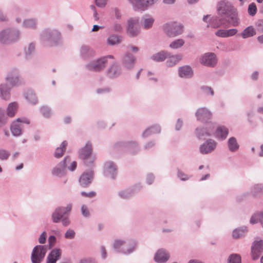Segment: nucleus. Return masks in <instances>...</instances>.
Here are the masks:
<instances>
[{"instance_id":"f257e3e1","label":"nucleus","mask_w":263,"mask_h":263,"mask_svg":"<svg viewBox=\"0 0 263 263\" xmlns=\"http://www.w3.org/2000/svg\"><path fill=\"white\" fill-rule=\"evenodd\" d=\"M165 34L169 37H175L181 34L183 32V26L177 22L167 23L163 26Z\"/></svg>"},{"instance_id":"f03ea898","label":"nucleus","mask_w":263,"mask_h":263,"mask_svg":"<svg viewBox=\"0 0 263 263\" xmlns=\"http://www.w3.org/2000/svg\"><path fill=\"white\" fill-rule=\"evenodd\" d=\"M109 59H113L114 57L112 55L102 57L89 64L87 65V68L89 70L96 71H100L105 67L108 63V60Z\"/></svg>"},{"instance_id":"7ed1b4c3","label":"nucleus","mask_w":263,"mask_h":263,"mask_svg":"<svg viewBox=\"0 0 263 263\" xmlns=\"http://www.w3.org/2000/svg\"><path fill=\"white\" fill-rule=\"evenodd\" d=\"M47 252L46 247L43 246H36L33 249L31 254L32 263H40L45 257Z\"/></svg>"},{"instance_id":"20e7f679","label":"nucleus","mask_w":263,"mask_h":263,"mask_svg":"<svg viewBox=\"0 0 263 263\" xmlns=\"http://www.w3.org/2000/svg\"><path fill=\"white\" fill-rule=\"evenodd\" d=\"M263 251V240L254 241L251 247V256L253 260L257 259Z\"/></svg>"},{"instance_id":"39448f33","label":"nucleus","mask_w":263,"mask_h":263,"mask_svg":"<svg viewBox=\"0 0 263 263\" xmlns=\"http://www.w3.org/2000/svg\"><path fill=\"white\" fill-rule=\"evenodd\" d=\"M138 10L144 11L147 8L154 4L157 0H128Z\"/></svg>"},{"instance_id":"423d86ee","label":"nucleus","mask_w":263,"mask_h":263,"mask_svg":"<svg viewBox=\"0 0 263 263\" xmlns=\"http://www.w3.org/2000/svg\"><path fill=\"white\" fill-rule=\"evenodd\" d=\"M71 210V205H68L66 208H59L55 210L52 214L53 222H58L64 215L69 212Z\"/></svg>"},{"instance_id":"0eeeda50","label":"nucleus","mask_w":263,"mask_h":263,"mask_svg":"<svg viewBox=\"0 0 263 263\" xmlns=\"http://www.w3.org/2000/svg\"><path fill=\"white\" fill-rule=\"evenodd\" d=\"M196 116L198 120L203 122H208L212 118V113L205 108L198 109Z\"/></svg>"},{"instance_id":"6e6552de","label":"nucleus","mask_w":263,"mask_h":263,"mask_svg":"<svg viewBox=\"0 0 263 263\" xmlns=\"http://www.w3.org/2000/svg\"><path fill=\"white\" fill-rule=\"evenodd\" d=\"M200 62L206 66H214L216 64L217 60L214 53H205L201 57Z\"/></svg>"},{"instance_id":"1a4fd4ad","label":"nucleus","mask_w":263,"mask_h":263,"mask_svg":"<svg viewBox=\"0 0 263 263\" xmlns=\"http://www.w3.org/2000/svg\"><path fill=\"white\" fill-rule=\"evenodd\" d=\"M233 9V7L227 1H222L218 3L217 10L220 14H229Z\"/></svg>"},{"instance_id":"9d476101","label":"nucleus","mask_w":263,"mask_h":263,"mask_svg":"<svg viewBox=\"0 0 263 263\" xmlns=\"http://www.w3.org/2000/svg\"><path fill=\"white\" fill-rule=\"evenodd\" d=\"M139 32L138 21L131 18L128 20L127 33L131 36L136 35Z\"/></svg>"},{"instance_id":"9b49d317","label":"nucleus","mask_w":263,"mask_h":263,"mask_svg":"<svg viewBox=\"0 0 263 263\" xmlns=\"http://www.w3.org/2000/svg\"><path fill=\"white\" fill-rule=\"evenodd\" d=\"M169 258V254L164 249H161L156 253L154 260L157 262L163 263L167 261Z\"/></svg>"},{"instance_id":"f8f14e48","label":"nucleus","mask_w":263,"mask_h":263,"mask_svg":"<svg viewBox=\"0 0 263 263\" xmlns=\"http://www.w3.org/2000/svg\"><path fill=\"white\" fill-rule=\"evenodd\" d=\"M61 255V250L59 249H54L48 255L47 263H56Z\"/></svg>"},{"instance_id":"ddd939ff","label":"nucleus","mask_w":263,"mask_h":263,"mask_svg":"<svg viewBox=\"0 0 263 263\" xmlns=\"http://www.w3.org/2000/svg\"><path fill=\"white\" fill-rule=\"evenodd\" d=\"M216 143L213 140L207 141L200 147V152L202 154H208L213 151L216 147Z\"/></svg>"},{"instance_id":"4468645a","label":"nucleus","mask_w":263,"mask_h":263,"mask_svg":"<svg viewBox=\"0 0 263 263\" xmlns=\"http://www.w3.org/2000/svg\"><path fill=\"white\" fill-rule=\"evenodd\" d=\"M6 80L11 86H15L20 83L21 82L15 70L12 71L8 74L6 78Z\"/></svg>"},{"instance_id":"2eb2a0df","label":"nucleus","mask_w":263,"mask_h":263,"mask_svg":"<svg viewBox=\"0 0 263 263\" xmlns=\"http://www.w3.org/2000/svg\"><path fill=\"white\" fill-rule=\"evenodd\" d=\"M18 122L29 123V122L27 120H22L20 118L17 119L16 121L13 122L11 127V130L12 134L15 136L20 135L22 132L20 126L17 124Z\"/></svg>"},{"instance_id":"dca6fc26","label":"nucleus","mask_w":263,"mask_h":263,"mask_svg":"<svg viewBox=\"0 0 263 263\" xmlns=\"http://www.w3.org/2000/svg\"><path fill=\"white\" fill-rule=\"evenodd\" d=\"M237 32L236 29H230L228 30L219 29L217 30L215 34L221 37H228L236 34Z\"/></svg>"},{"instance_id":"f3484780","label":"nucleus","mask_w":263,"mask_h":263,"mask_svg":"<svg viewBox=\"0 0 263 263\" xmlns=\"http://www.w3.org/2000/svg\"><path fill=\"white\" fill-rule=\"evenodd\" d=\"M93 177V173L90 172L88 173H84L82 175L80 178V183L84 187L87 186Z\"/></svg>"},{"instance_id":"a211bd4d","label":"nucleus","mask_w":263,"mask_h":263,"mask_svg":"<svg viewBox=\"0 0 263 263\" xmlns=\"http://www.w3.org/2000/svg\"><path fill=\"white\" fill-rule=\"evenodd\" d=\"M91 152V144L88 143L84 147L81 149L80 152V157L82 159H86L90 156Z\"/></svg>"},{"instance_id":"6ab92c4d","label":"nucleus","mask_w":263,"mask_h":263,"mask_svg":"<svg viewBox=\"0 0 263 263\" xmlns=\"http://www.w3.org/2000/svg\"><path fill=\"white\" fill-rule=\"evenodd\" d=\"M193 72L189 66H184L179 69V75L182 78H190L192 76Z\"/></svg>"},{"instance_id":"aec40b11","label":"nucleus","mask_w":263,"mask_h":263,"mask_svg":"<svg viewBox=\"0 0 263 263\" xmlns=\"http://www.w3.org/2000/svg\"><path fill=\"white\" fill-rule=\"evenodd\" d=\"M18 109V104L15 102H11L9 104L7 109V115L9 117H13L15 116Z\"/></svg>"},{"instance_id":"412c9836","label":"nucleus","mask_w":263,"mask_h":263,"mask_svg":"<svg viewBox=\"0 0 263 263\" xmlns=\"http://www.w3.org/2000/svg\"><path fill=\"white\" fill-rule=\"evenodd\" d=\"M228 134V129L224 126H219L215 132L217 138L224 139Z\"/></svg>"},{"instance_id":"4be33fe9","label":"nucleus","mask_w":263,"mask_h":263,"mask_svg":"<svg viewBox=\"0 0 263 263\" xmlns=\"http://www.w3.org/2000/svg\"><path fill=\"white\" fill-rule=\"evenodd\" d=\"M135 58L131 54H127L123 58V63L127 68L131 67L135 63Z\"/></svg>"},{"instance_id":"5701e85b","label":"nucleus","mask_w":263,"mask_h":263,"mask_svg":"<svg viewBox=\"0 0 263 263\" xmlns=\"http://www.w3.org/2000/svg\"><path fill=\"white\" fill-rule=\"evenodd\" d=\"M256 34L254 28L252 26L246 28L241 33V36L243 39L251 37Z\"/></svg>"},{"instance_id":"b1692460","label":"nucleus","mask_w":263,"mask_h":263,"mask_svg":"<svg viewBox=\"0 0 263 263\" xmlns=\"http://www.w3.org/2000/svg\"><path fill=\"white\" fill-rule=\"evenodd\" d=\"M67 145V142L65 141H63L62 143L60 146L56 149L54 154V156L57 158H61L63 156V153L66 149Z\"/></svg>"},{"instance_id":"393cba45","label":"nucleus","mask_w":263,"mask_h":263,"mask_svg":"<svg viewBox=\"0 0 263 263\" xmlns=\"http://www.w3.org/2000/svg\"><path fill=\"white\" fill-rule=\"evenodd\" d=\"M169 54L164 51H161L155 54H154L152 57V59L157 62H162L165 60L168 57Z\"/></svg>"},{"instance_id":"a878e982","label":"nucleus","mask_w":263,"mask_h":263,"mask_svg":"<svg viewBox=\"0 0 263 263\" xmlns=\"http://www.w3.org/2000/svg\"><path fill=\"white\" fill-rule=\"evenodd\" d=\"M66 160V159H65L63 164H60L58 166L54 168L52 171L53 175L57 176H60L63 174Z\"/></svg>"},{"instance_id":"bb28decb","label":"nucleus","mask_w":263,"mask_h":263,"mask_svg":"<svg viewBox=\"0 0 263 263\" xmlns=\"http://www.w3.org/2000/svg\"><path fill=\"white\" fill-rule=\"evenodd\" d=\"M7 39L13 40L12 33L8 30H4L0 34V40L2 42L5 43Z\"/></svg>"},{"instance_id":"cd10ccee","label":"nucleus","mask_w":263,"mask_h":263,"mask_svg":"<svg viewBox=\"0 0 263 263\" xmlns=\"http://www.w3.org/2000/svg\"><path fill=\"white\" fill-rule=\"evenodd\" d=\"M258 222H260L263 227V214L261 213L255 214L251 218L250 222L251 223L254 224Z\"/></svg>"},{"instance_id":"c85d7f7f","label":"nucleus","mask_w":263,"mask_h":263,"mask_svg":"<svg viewBox=\"0 0 263 263\" xmlns=\"http://www.w3.org/2000/svg\"><path fill=\"white\" fill-rule=\"evenodd\" d=\"M120 68L117 64H113L108 70V74L110 77H114L120 73Z\"/></svg>"},{"instance_id":"c756f323","label":"nucleus","mask_w":263,"mask_h":263,"mask_svg":"<svg viewBox=\"0 0 263 263\" xmlns=\"http://www.w3.org/2000/svg\"><path fill=\"white\" fill-rule=\"evenodd\" d=\"M182 59L181 55H176L170 57L167 61V65L172 66L178 63Z\"/></svg>"},{"instance_id":"7c9ffc66","label":"nucleus","mask_w":263,"mask_h":263,"mask_svg":"<svg viewBox=\"0 0 263 263\" xmlns=\"http://www.w3.org/2000/svg\"><path fill=\"white\" fill-rule=\"evenodd\" d=\"M10 88L7 87H4L3 85L0 86V91L1 93V96L3 99L5 100H8L10 98V93H9Z\"/></svg>"},{"instance_id":"2f4dec72","label":"nucleus","mask_w":263,"mask_h":263,"mask_svg":"<svg viewBox=\"0 0 263 263\" xmlns=\"http://www.w3.org/2000/svg\"><path fill=\"white\" fill-rule=\"evenodd\" d=\"M228 146L230 151H235L238 148V145L236 139L232 137L229 139L228 141Z\"/></svg>"},{"instance_id":"473e14b6","label":"nucleus","mask_w":263,"mask_h":263,"mask_svg":"<svg viewBox=\"0 0 263 263\" xmlns=\"http://www.w3.org/2000/svg\"><path fill=\"white\" fill-rule=\"evenodd\" d=\"M121 39L115 35H110L107 39V43L108 44L111 45H114L115 44L120 43Z\"/></svg>"},{"instance_id":"72a5a7b5","label":"nucleus","mask_w":263,"mask_h":263,"mask_svg":"<svg viewBox=\"0 0 263 263\" xmlns=\"http://www.w3.org/2000/svg\"><path fill=\"white\" fill-rule=\"evenodd\" d=\"M184 44V42L182 39H178L172 42L170 45L171 48L177 49L182 47Z\"/></svg>"},{"instance_id":"f704fd0d","label":"nucleus","mask_w":263,"mask_h":263,"mask_svg":"<svg viewBox=\"0 0 263 263\" xmlns=\"http://www.w3.org/2000/svg\"><path fill=\"white\" fill-rule=\"evenodd\" d=\"M26 99L32 104H35L37 102L35 94L32 91H28L26 95Z\"/></svg>"},{"instance_id":"c9c22d12","label":"nucleus","mask_w":263,"mask_h":263,"mask_svg":"<svg viewBox=\"0 0 263 263\" xmlns=\"http://www.w3.org/2000/svg\"><path fill=\"white\" fill-rule=\"evenodd\" d=\"M154 22V19L153 17L145 18L143 20V26L146 29H149L152 27Z\"/></svg>"},{"instance_id":"e433bc0d","label":"nucleus","mask_w":263,"mask_h":263,"mask_svg":"<svg viewBox=\"0 0 263 263\" xmlns=\"http://www.w3.org/2000/svg\"><path fill=\"white\" fill-rule=\"evenodd\" d=\"M229 263H241V257L239 255L232 254L229 256Z\"/></svg>"},{"instance_id":"4c0bfd02","label":"nucleus","mask_w":263,"mask_h":263,"mask_svg":"<svg viewBox=\"0 0 263 263\" xmlns=\"http://www.w3.org/2000/svg\"><path fill=\"white\" fill-rule=\"evenodd\" d=\"M224 22L221 19L214 18L212 20L211 26L213 28H216L224 24Z\"/></svg>"},{"instance_id":"58836bf2","label":"nucleus","mask_w":263,"mask_h":263,"mask_svg":"<svg viewBox=\"0 0 263 263\" xmlns=\"http://www.w3.org/2000/svg\"><path fill=\"white\" fill-rule=\"evenodd\" d=\"M257 12V7L254 3H252L249 5L248 13L250 15L254 16Z\"/></svg>"},{"instance_id":"ea45409f","label":"nucleus","mask_w":263,"mask_h":263,"mask_svg":"<svg viewBox=\"0 0 263 263\" xmlns=\"http://www.w3.org/2000/svg\"><path fill=\"white\" fill-rule=\"evenodd\" d=\"M232 12V16L228 20V21L231 23L233 26H235L238 24V18L237 15L234 13L233 11Z\"/></svg>"},{"instance_id":"a19ab883","label":"nucleus","mask_w":263,"mask_h":263,"mask_svg":"<svg viewBox=\"0 0 263 263\" xmlns=\"http://www.w3.org/2000/svg\"><path fill=\"white\" fill-rule=\"evenodd\" d=\"M24 26L26 28H33L35 26V23L33 20H27L24 22Z\"/></svg>"},{"instance_id":"79ce46f5","label":"nucleus","mask_w":263,"mask_h":263,"mask_svg":"<svg viewBox=\"0 0 263 263\" xmlns=\"http://www.w3.org/2000/svg\"><path fill=\"white\" fill-rule=\"evenodd\" d=\"M244 232L241 230L236 229L232 233L233 237L234 238H239L243 235Z\"/></svg>"},{"instance_id":"37998d69","label":"nucleus","mask_w":263,"mask_h":263,"mask_svg":"<svg viewBox=\"0 0 263 263\" xmlns=\"http://www.w3.org/2000/svg\"><path fill=\"white\" fill-rule=\"evenodd\" d=\"M106 167L107 169V172L108 173H112L114 174V173L116 170V168L114 164L110 162L108 163L107 164H106Z\"/></svg>"},{"instance_id":"c03bdc74","label":"nucleus","mask_w":263,"mask_h":263,"mask_svg":"<svg viewBox=\"0 0 263 263\" xmlns=\"http://www.w3.org/2000/svg\"><path fill=\"white\" fill-rule=\"evenodd\" d=\"M10 154L8 152L2 149L0 150V159L6 160L9 157Z\"/></svg>"},{"instance_id":"a18cd8bd","label":"nucleus","mask_w":263,"mask_h":263,"mask_svg":"<svg viewBox=\"0 0 263 263\" xmlns=\"http://www.w3.org/2000/svg\"><path fill=\"white\" fill-rule=\"evenodd\" d=\"M75 233L72 230H68L65 233V237L68 239L73 238L74 236Z\"/></svg>"},{"instance_id":"49530a36","label":"nucleus","mask_w":263,"mask_h":263,"mask_svg":"<svg viewBox=\"0 0 263 263\" xmlns=\"http://www.w3.org/2000/svg\"><path fill=\"white\" fill-rule=\"evenodd\" d=\"M124 243V242L122 240H115L114 243V247L115 249H119L120 248L123 244Z\"/></svg>"},{"instance_id":"de8ad7c7","label":"nucleus","mask_w":263,"mask_h":263,"mask_svg":"<svg viewBox=\"0 0 263 263\" xmlns=\"http://www.w3.org/2000/svg\"><path fill=\"white\" fill-rule=\"evenodd\" d=\"M107 0H96V5L100 7H104L106 4Z\"/></svg>"},{"instance_id":"09e8293b","label":"nucleus","mask_w":263,"mask_h":263,"mask_svg":"<svg viewBox=\"0 0 263 263\" xmlns=\"http://www.w3.org/2000/svg\"><path fill=\"white\" fill-rule=\"evenodd\" d=\"M46 233L45 232H43L41 234V235L39 239V242L40 243H44L46 241Z\"/></svg>"},{"instance_id":"8fccbe9b","label":"nucleus","mask_w":263,"mask_h":263,"mask_svg":"<svg viewBox=\"0 0 263 263\" xmlns=\"http://www.w3.org/2000/svg\"><path fill=\"white\" fill-rule=\"evenodd\" d=\"M81 211H82V214L84 216H89V211L87 208V207L83 205H82V208H81Z\"/></svg>"},{"instance_id":"3c124183","label":"nucleus","mask_w":263,"mask_h":263,"mask_svg":"<svg viewBox=\"0 0 263 263\" xmlns=\"http://www.w3.org/2000/svg\"><path fill=\"white\" fill-rule=\"evenodd\" d=\"M50 248L52 247L56 241V238L54 236H50L48 239Z\"/></svg>"},{"instance_id":"603ef678","label":"nucleus","mask_w":263,"mask_h":263,"mask_svg":"<svg viewBox=\"0 0 263 263\" xmlns=\"http://www.w3.org/2000/svg\"><path fill=\"white\" fill-rule=\"evenodd\" d=\"M81 195L83 196L87 197H92L96 195V193L94 192H90L88 193H87L84 192H82L81 193Z\"/></svg>"},{"instance_id":"864d4df0","label":"nucleus","mask_w":263,"mask_h":263,"mask_svg":"<svg viewBox=\"0 0 263 263\" xmlns=\"http://www.w3.org/2000/svg\"><path fill=\"white\" fill-rule=\"evenodd\" d=\"M79 263H95L91 259H81Z\"/></svg>"},{"instance_id":"5fc2aeb1","label":"nucleus","mask_w":263,"mask_h":263,"mask_svg":"<svg viewBox=\"0 0 263 263\" xmlns=\"http://www.w3.org/2000/svg\"><path fill=\"white\" fill-rule=\"evenodd\" d=\"M178 176L182 180H186L188 178V177H187V176L186 175H185L183 173H181V172L179 173Z\"/></svg>"},{"instance_id":"6e6d98bb","label":"nucleus","mask_w":263,"mask_h":263,"mask_svg":"<svg viewBox=\"0 0 263 263\" xmlns=\"http://www.w3.org/2000/svg\"><path fill=\"white\" fill-rule=\"evenodd\" d=\"M182 125V122L180 120H178L177 121V124L176 125V128L177 130H179L180 129V128L181 127Z\"/></svg>"},{"instance_id":"4d7b16f0","label":"nucleus","mask_w":263,"mask_h":263,"mask_svg":"<svg viewBox=\"0 0 263 263\" xmlns=\"http://www.w3.org/2000/svg\"><path fill=\"white\" fill-rule=\"evenodd\" d=\"M203 89L207 92H210L211 95H213L214 94V92H213V90H212L211 88H210V87H204L203 88Z\"/></svg>"},{"instance_id":"13d9d810","label":"nucleus","mask_w":263,"mask_h":263,"mask_svg":"<svg viewBox=\"0 0 263 263\" xmlns=\"http://www.w3.org/2000/svg\"><path fill=\"white\" fill-rule=\"evenodd\" d=\"M6 16L4 14L3 12L0 11V21H6Z\"/></svg>"},{"instance_id":"bf43d9fd","label":"nucleus","mask_w":263,"mask_h":263,"mask_svg":"<svg viewBox=\"0 0 263 263\" xmlns=\"http://www.w3.org/2000/svg\"><path fill=\"white\" fill-rule=\"evenodd\" d=\"M42 110L45 117H48V116L49 115V111L47 110V109L46 108H43L42 109Z\"/></svg>"},{"instance_id":"052dcab7","label":"nucleus","mask_w":263,"mask_h":263,"mask_svg":"<svg viewBox=\"0 0 263 263\" xmlns=\"http://www.w3.org/2000/svg\"><path fill=\"white\" fill-rule=\"evenodd\" d=\"M76 167H77V162L76 161H73L71 163L70 168H69V169L71 171H73L76 168Z\"/></svg>"},{"instance_id":"680f3d73","label":"nucleus","mask_w":263,"mask_h":263,"mask_svg":"<svg viewBox=\"0 0 263 263\" xmlns=\"http://www.w3.org/2000/svg\"><path fill=\"white\" fill-rule=\"evenodd\" d=\"M258 73L257 72H255L252 74L251 78L253 80H256L258 78Z\"/></svg>"},{"instance_id":"e2e57ef3","label":"nucleus","mask_w":263,"mask_h":263,"mask_svg":"<svg viewBox=\"0 0 263 263\" xmlns=\"http://www.w3.org/2000/svg\"><path fill=\"white\" fill-rule=\"evenodd\" d=\"M69 222H70L68 219L65 218L62 220V223L64 226H67V225H68L69 224Z\"/></svg>"},{"instance_id":"0e129e2a","label":"nucleus","mask_w":263,"mask_h":263,"mask_svg":"<svg viewBox=\"0 0 263 263\" xmlns=\"http://www.w3.org/2000/svg\"><path fill=\"white\" fill-rule=\"evenodd\" d=\"M163 2L166 4H172L175 2V0H163Z\"/></svg>"},{"instance_id":"69168bd1","label":"nucleus","mask_w":263,"mask_h":263,"mask_svg":"<svg viewBox=\"0 0 263 263\" xmlns=\"http://www.w3.org/2000/svg\"><path fill=\"white\" fill-rule=\"evenodd\" d=\"M129 48L134 52H137L139 50L138 48L135 46H130Z\"/></svg>"},{"instance_id":"338daca9","label":"nucleus","mask_w":263,"mask_h":263,"mask_svg":"<svg viewBox=\"0 0 263 263\" xmlns=\"http://www.w3.org/2000/svg\"><path fill=\"white\" fill-rule=\"evenodd\" d=\"M257 40L259 43L263 44V35L259 36Z\"/></svg>"},{"instance_id":"774afa93","label":"nucleus","mask_w":263,"mask_h":263,"mask_svg":"<svg viewBox=\"0 0 263 263\" xmlns=\"http://www.w3.org/2000/svg\"><path fill=\"white\" fill-rule=\"evenodd\" d=\"M260 157H263V144L260 146V152L259 153Z\"/></svg>"}]
</instances>
